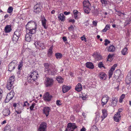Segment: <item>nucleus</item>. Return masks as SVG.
<instances>
[{
	"label": "nucleus",
	"mask_w": 131,
	"mask_h": 131,
	"mask_svg": "<svg viewBox=\"0 0 131 131\" xmlns=\"http://www.w3.org/2000/svg\"><path fill=\"white\" fill-rule=\"evenodd\" d=\"M26 32L28 33H35L37 29V24L34 21H29L26 25Z\"/></svg>",
	"instance_id": "f257e3e1"
},
{
	"label": "nucleus",
	"mask_w": 131,
	"mask_h": 131,
	"mask_svg": "<svg viewBox=\"0 0 131 131\" xmlns=\"http://www.w3.org/2000/svg\"><path fill=\"white\" fill-rule=\"evenodd\" d=\"M27 79V81L28 82L32 83L35 81L36 80L37 78L38 75V74L35 71L31 72L30 74L28 75Z\"/></svg>",
	"instance_id": "f03ea898"
},
{
	"label": "nucleus",
	"mask_w": 131,
	"mask_h": 131,
	"mask_svg": "<svg viewBox=\"0 0 131 131\" xmlns=\"http://www.w3.org/2000/svg\"><path fill=\"white\" fill-rule=\"evenodd\" d=\"M44 65L45 67V72L50 75H53L55 74L53 68L52 67L51 65L46 63L44 64Z\"/></svg>",
	"instance_id": "7ed1b4c3"
},
{
	"label": "nucleus",
	"mask_w": 131,
	"mask_h": 131,
	"mask_svg": "<svg viewBox=\"0 0 131 131\" xmlns=\"http://www.w3.org/2000/svg\"><path fill=\"white\" fill-rule=\"evenodd\" d=\"M13 106L15 107V112L17 113V114H19L21 113L23 109V104L21 103H15L13 104Z\"/></svg>",
	"instance_id": "20e7f679"
},
{
	"label": "nucleus",
	"mask_w": 131,
	"mask_h": 131,
	"mask_svg": "<svg viewBox=\"0 0 131 131\" xmlns=\"http://www.w3.org/2000/svg\"><path fill=\"white\" fill-rule=\"evenodd\" d=\"M14 78V76H12L9 78L7 84V88L9 90H10L13 87V85L15 80Z\"/></svg>",
	"instance_id": "39448f33"
},
{
	"label": "nucleus",
	"mask_w": 131,
	"mask_h": 131,
	"mask_svg": "<svg viewBox=\"0 0 131 131\" xmlns=\"http://www.w3.org/2000/svg\"><path fill=\"white\" fill-rule=\"evenodd\" d=\"M77 127L75 123H69L68 124L65 131H73Z\"/></svg>",
	"instance_id": "423d86ee"
},
{
	"label": "nucleus",
	"mask_w": 131,
	"mask_h": 131,
	"mask_svg": "<svg viewBox=\"0 0 131 131\" xmlns=\"http://www.w3.org/2000/svg\"><path fill=\"white\" fill-rule=\"evenodd\" d=\"M53 80L51 78H47L45 79V84L46 87L51 86L53 84Z\"/></svg>",
	"instance_id": "0eeeda50"
},
{
	"label": "nucleus",
	"mask_w": 131,
	"mask_h": 131,
	"mask_svg": "<svg viewBox=\"0 0 131 131\" xmlns=\"http://www.w3.org/2000/svg\"><path fill=\"white\" fill-rule=\"evenodd\" d=\"M15 94L14 91L12 90L10 93H8L6 97L5 102L6 103L8 102L11 100L12 99Z\"/></svg>",
	"instance_id": "6e6552de"
},
{
	"label": "nucleus",
	"mask_w": 131,
	"mask_h": 131,
	"mask_svg": "<svg viewBox=\"0 0 131 131\" xmlns=\"http://www.w3.org/2000/svg\"><path fill=\"white\" fill-rule=\"evenodd\" d=\"M17 63L16 60H13L9 64L8 70V71H11L15 69Z\"/></svg>",
	"instance_id": "1a4fd4ad"
},
{
	"label": "nucleus",
	"mask_w": 131,
	"mask_h": 131,
	"mask_svg": "<svg viewBox=\"0 0 131 131\" xmlns=\"http://www.w3.org/2000/svg\"><path fill=\"white\" fill-rule=\"evenodd\" d=\"M41 6L39 4L35 5L34 7V11L36 14H38L41 11Z\"/></svg>",
	"instance_id": "9d476101"
},
{
	"label": "nucleus",
	"mask_w": 131,
	"mask_h": 131,
	"mask_svg": "<svg viewBox=\"0 0 131 131\" xmlns=\"http://www.w3.org/2000/svg\"><path fill=\"white\" fill-rule=\"evenodd\" d=\"M109 99V97L106 95H104L101 100L102 104L103 106L105 105Z\"/></svg>",
	"instance_id": "9b49d317"
},
{
	"label": "nucleus",
	"mask_w": 131,
	"mask_h": 131,
	"mask_svg": "<svg viewBox=\"0 0 131 131\" xmlns=\"http://www.w3.org/2000/svg\"><path fill=\"white\" fill-rule=\"evenodd\" d=\"M26 32V34L25 37V40L27 42H29L32 40L33 37L32 35L34 33H31V32L28 33L27 32Z\"/></svg>",
	"instance_id": "f8f14e48"
},
{
	"label": "nucleus",
	"mask_w": 131,
	"mask_h": 131,
	"mask_svg": "<svg viewBox=\"0 0 131 131\" xmlns=\"http://www.w3.org/2000/svg\"><path fill=\"white\" fill-rule=\"evenodd\" d=\"M47 127V124L45 122L41 123L38 131H45Z\"/></svg>",
	"instance_id": "ddd939ff"
},
{
	"label": "nucleus",
	"mask_w": 131,
	"mask_h": 131,
	"mask_svg": "<svg viewBox=\"0 0 131 131\" xmlns=\"http://www.w3.org/2000/svg\"><path fill=\"white\" fill-rule=\"evenodd\" d=\"M114 75L115 77L118 78H121L123 77V74H122L121 71L119 69H118L114 73Z\"/></svg>",
	"instance_id": "4468645a"
},
{
	"label": "nucleus",
	"mask_w": 131,
	"mask_h": 131,
	"mask_svg": "<svg viewBox=\"0 0 131 131\" xmlns=\"http://www.w3.org/2000/svg\"><path fill=\"white\" fill-rule=\"evenodd\" d=\"M43 113L46 115L47 117L49 115L50 109L49 107H44L42 110Z\"/></svg>",
	"instance_id": "2eb2a0df"
},
{
	"label": "nucleus",
	"mask_w": 131,
	"mask_h": 131,
	"mask_svg": "<svg viewBox=\"0 0 131 131\" xmlns=\"http://www.w3.org/2000/svg\"><path fill=\"white\" fill-rule=\"evenodd\" d=\"M43 97L45 100L49 101H50L52 97V96L50 95L48 92H47L45 95Z\"/></svg>",
	"instance_id": "dca6fc26"
},
{
	"label": "nucleus",
	"mask_w": 131,
	"mask_h": 131,
	"mask_svg": "<svg viewBox=\"0 0 131 131\" xmlns=\"http://www.w3.org/2000/svg\"><path fill=\"white\" fill-rule=\"evenodd\" d=\"M117 101V100L115 98L113 97L110 101V105L113 107H114L116 106Z\"/></svg>",
	"instance_id": "f3484780"
},
{
	"label": "nucleus",
	"mask_w": 131,
	"mask_h": 131,
	"mask_svg": "<svg viewBox=\"0 0 131 131\" xmlns=\"http://www.w3.org/2000/svg\"><path fill=\"white\" fill-rule=\"evenodd\" d=\"M121 116L120 113L118 112H117L114 116V121L116 122H119L121 119Z\"/></svg>",
	"instance_id": "a211bd4d"
},
{
	"label": "nucleus",
	"mask_w": 131,
	"mask_h": 131,
	"mask_svg": "<svg viewBox=\"0 0 131 131\" xmlns=\"http://www.w3.org/2000/svg\"><path fill=\"white\" fill-rule=\"evenodd\" d=\"M93 56L97 60L99 61L101 60L102 57L101 55L99 54L96 53H94L93 54Z\"/></svg>",
	"instance_id": "6ab92c4d"
},
{
	"label": "nucleus",
	"mask_w": 131,
	"mask_h": 131,
	"mask_svg": "<svg viewBox=\"0 0 131 131\" xmlns=\"http://www.w3.org/2000/svg\"><path fill=\"white\" fill-rule=\"evenodd\" d=\"M52 49V46L50 47L49 49L47 52L48 56V57H51L52 56L53 53Z\"/></svg>",
	"instance_id": "aec40b11"
},
{
	"label": "nucleus",
	"mask_w": 131,
	"mask_h": 131,
	"mask_svg": "<svg viewBox=\"0 0 131 131\" xmlns=\"http://www.w3.org/2000/svg\"><path fill=\"white\" fill-rule=\"evenodd\" d=\"M82 89V86L80 83H78L75 87V90L78 92L80 91Z\"/></svg>",
	"instance_id": "412c9836"
},
{
	"label": "nucleus",
	"mask_w": 131,
	"mask_h": 131,
	"mask_svg": "<svg viewBox=\"0 0 131 131\" xmlns=\"http://www.w3.org/2000/svg\"><path fill=\"white\" fill-rule=\"evenodd\" d=\"M115 47L113 45H111L109 47L107 51L108 52H113L115 51Z\"/></svg>",
	"instance_id": "4be33fe9"
},
{
	"label": "nucleus",
	"mask_w": 131,
	"mask_h": 131,
	"mask_svg": "<svg viewBox=\"0 0 131 131\" xmlns=\"http://www.w3.org/2000/svg\"><path fill=\"white\" fill-rule=\"evenodd\" d=\"M102 115L101 116V118L102 119V121L104 118L106 117L107 115L106 110L105 109L102 110Z\"/></svg>",
	"instance_id": "5701e85b"
},
{
	"label": "nucleus",
	"mask_w": 131,
	"mask_h": 131,
	"mask_svg": "<svg viewBox=\"0 0 131 131\" xmlns=\"http://www.w3.org/2000/svg\"><path fill=\"white\" fill-rule=\"evenodd\" d=\"M3 112L4 115L8 116L10 114V111L8 108H5L4 109Z\"/></svg>",
	"instance_id": "b1692460"
},
{
	"label": "nucleus",
	"mask_w": 131,
	"mask_h": 131,
	"mask_svg": "<svg viewBox=\"0 0 131 131\" xmlns=\"http://www.w3.org/2000/svg\"><path fill=\"white\" fill-rule=\"evenodd\" d=\"M99 76L100 79L103 80H105L106 78V75L104 72L100 73Z\"/></svg>",
	"instance_id": "393cba45"
},
{
	"label": "nucleus",
	"mask_w": 131,
	"mask_h": 131,
	"mask_svg": "<svg viewBox=\"0 0 131 131\" xmlns=\"http://www.w3.org/2000/svg\"><path fill=\"white\" fill-rule=\"evenodd\" d=\"M86 67L89 68L93 69L94 68L93 64L90 62H87L86 63Z\"/></svg>",
	"instance_id": "a878e982"
},
{
	"label": "nucleus",
	"mask_w": 131,
	"mask_h": 131,
	"mask_svg": "<svg viewBox=\"0 0 131 131\" xmlns=\"http://www.w3.org/2000/svg\"><path fill=\"white\" fill-rule=\"evenodd\" d=\"M84 7H89L90 6V4L88 0H85L83 2Z\"/></svg>",
	"instance_id": "bb28decb"
},
{
	"label": "nucleus",
	"mask_w": 131,
	"mask_h": 131,
	"mask_svg": "<svg viewBox=\"0 0 131 131\" xmlns=\"http://www.w3.org/2000/svg\"><path fill=\"white\" fill-rule=\"evenodd\" d=\"M5 31L6 33H7L10 32L12 30L10 25H7L5 27Z\"/></svg>",
	"instance_id": "cd10ccee"
},
{
	"label": "nucleus",
	"mask_w": 131,
	"mask_h": 131,
	"mask_svg": "<svg viewBox=\"0 0 131 131\" xmlns=\"http://www.w3.org/2000/svg\"><path fill=\"white\" fill-rule=\"evenodd\" d=\"M69 87L66 85H63L62 86V91L63 93H65L68 91L70 89Z\"/></svg>",
	"instance_id": "c85d7f7f"
},
{
	"label": "nucleus",
	"mask_w": 131,
	"mask_h": 131,
	"mask_svg": "<svg viewBox=\"0 0 131 131\" xmlns=\"http://www.w3.org/2000/svg\"><path fill=\"white\" fill-rule=\"evenodd\" d=\"M58 18L60 20L62 21H64L65 20V17L63 14H61L58 15Z\"/></svg>",
	"instance_id": "c756f323"
},
{
	"label": "nucleus",
	"mask_w": 131,
	"mask_h": 131,
	"mask_svg": "<svg viewBox=\"0 0 131 131\" xmlns=\"http://www.w3.org/2000/svg\"><path fill=\"white\" fill-rule=\"evenodd\" d=\"M41 18L42 19V25L46 29L47 28V27L46 26V19L44 17H42Z\"/></svg>",
	"instance_id": "7c9ffc66"
},
{
	"label": "nucleus",
	"mask_w": 131,
	"mask_h": 131,
	"mask_svg": "<svg viewBox=\"0 0 131 131\" xmlns=\"http://www.w3.org/2000/svg\"><path fill=\"white\" fill-rule=\"evenodd\" d=\"M23 64V62L22 60H21L19 63L18 67V69L19 70H20L22 69Z\"/></svg>",
	"instance_id": "2f4dec72"
},
{
	"label": "nucleus",
	"mask_w": 131,
	"mask_h": 131,
	"mask_svg": "<svg viewBox=\"0 0 131 131\" xmlns=\"http://www.w3.org/2000/svg\"><path fill=\"white\" fill-rule=\"evenodd\" d=\"M21 34V32L20 31L17 30L14 32V35L19 37Z\"/></svg>",
	"instance_id": "473e14b6"
},
{
	"label": "nucleus",
	"mask_w": 131,
	"mask_h": 131,
	"mask_svg": "<svg viewBox=\"0 0 131 131\" xmlns=\"http://www.w3.org/2000/svg\"><path fill=\"white\" fill-rule=\"evenodd\" d=\"M131 78L127 76L125 79V82L127 85H129L131 83Z\"/></svg>",
	"instance_id": "72a5a7b5"
},
{
	"label": "nucleus",
	"mask_w": 131,
	"mask_h": 131,
	"mask_svg": "<svg viewBox=\"0 0 131 131\" xmlns=\"http://www.w3.org/2000/svg\"><path fill=\"white\" fill-rule=\"evenodd\" d=\"M55 56L57 59H60L62 57V54L59 53H56L55 54Z\"/></svg>",
	"instance_id": "f704fd0d"
},
{
	"label": "nucleus",
	"mask_w": 131,
	"mask_h": 131,
	"mask_svg": "<svg viewBox=\"0 0 131 131\" xmlns=\"http://www.w3.org/2000/svg\"><path fill=\"white\" fill-rule=\"evenodd\" d=\"M56 79L58 82L60 83H62L64 81L63 79L60 76L58 77Z\"/></svg>",
	"instance_id": "c9c22d12"
},
{
	"label": "nucleus",
	"mask_w": 131,
	"mask_h": 131,
	"mask_svg": "<svg viewBox=\"0 0 131 131\" xmlns=\"http://www.w3.org/2000/svg\"><path fill=\"white\" fill-rule=\"evenodd\" d=\"M121 52L123 55H125L128 53L127 49L126 47L124 48L122 51Z\"/></svg>",
	"instance_id": "e433bc0d"
},
{
	"label": "nucleus",
	"mask_w": 131,
	"mask_h": 131,
	"mask_svg": "<svg viewBox=\"0 0 131 131\" xmlns=\"http://www.w3.org/2000/svg\"><path fill=\"white\" fill-rule=\"evenodd\" d=\"M84 10L85 13L87 14H89L90 10L89 7H84Z\"/></svg>",
	"instance_id": "4c0bfd02"
},
{
	"label": "nucleus",
	"mask_w": 131,
	"mask_h": 131,
	"mask_svg": "<svg viewBox=\"0 0 131 131\" xmlns=\"http://www.w3.org/2000/svg\"><path fill=\"white\" fill-rule=\"evenodd\" d=\"M110 29V26L109 25H106L105 28L102 30V32H105L108 30H109Z\"/></svg>",
	"instance_id": "58836bf2"
},
{
	"label": "nucleus",
	"mask_w": 131,
	"mask_h": 131,
	"mask_svg": "<svg viewBox=\"0 0 131 131\" xmlns=\"http://www.w3.org/2000/svg\"><path fill=\"white\" fill-rule=\"evenodd\" d=\"M125 94H123L121 96L119 100V102L121 103L123 102V100L124 99L125 97Z\"/></svg>",
	"instance_id": "ea45409f"
},
{
	"label": "nucleus",
	"mask_w": 131,
	"mask_h": 131,
	"mask_svg": "<svg viewBox=\"0 0 131 131\" xmlns=\"http://www.w3.org/2000/svg\"><path fill=\"white\" fill-rule=\"evenodd\" d=\"M19 38L18 37L14 35L13 38V40L14 41V42H16L18 41Z\"/></svg>",
	"instance_id": "a19ab883"
},
{
	"label": "nucleus",
	"mask_w": 131,
	"mask_h": 131,
	"mask_svg": "<svg viewBox=\"0 0 131 131\" xmlns=\"http://www.w3.org/2000/svg\"><path fill=\"white\" fill-rule=\"evenodd\" d=\"M131 20L130 18H129L128 19L126 20L125 23L124 25L125 26H126L127 25L130 24Z\"/></svg>",
	"instance_id": "79ce46f5"
},
{
	"label": "nucleus",
	"mask_w": 131,
	"mask_h": 131,
	"mask_svg": "<svg viewBox=\"0 0 131 131\" xmlns=\"http://www.w3.org/2000/svg\"><path fill=\"white\" fill-rule=\"evenodd\" d=\"M90 131H98V129L95 125H93Z\"/></svg>",
	"instance_id": "37998d69"
},
{
	"label": "nucleus",
	"mask_w": 131,
	"mask_h": 131,
	"mask_svg": "<svg viewBox=\"0 0 131 131\" xmlns=\"http://www.w3.org/2000/svg\"><path fill=\"white\" fill-rule=\"evenodd\" d=\"M4 131H10V127L9 125H7L5 127Z\"/></svg>",
	"instance_id": "c03bdc74"
},
{
	"label": "nucleus",
	"mask_w": 131,
	"mask_h": 131,
	"mask_svg": "<svg viewBox=\"0 0 131 131\" xmlns=\"http://www.w3.org/2000/svg\"><path fill=\"white\" fill-rule=\"evenodd\" d=\"M100 117V116L99 115H96V117L95 118V119L94 121H95V123H96L99 121V118Z\"/></svg>",
	"instance_id": "a18cd8bd"
},
{
	"label": "nucleus",
	"mask_w": 131,
	"mask_h": 131,
	"mask_svg": "<svg viewBox=\"0 0 131 131\" xmlns=\"http://www.w3.org/2000/svg\"><path fill=\"white\" fill-rule=\"evenodd\" d=\"M13 9V8L12 7H10L8 8L7 12L8 13H11L12 12Z\"/></svg>",
	"instance_id": "49530a36"
},
{
	"label": "nucleus",
	"mask_w": 131,
	"mask_h": 131,
	"mask_svg": "<svg viewBox=\"0 0 131 131\" xmlns=\"http://www.w3.org/2000/svg\"><path fill=\"white\" fill-rule=\"evenodd\" d=\"M105 42L104 45L105 46H107L108 44H109L110 43V42L108 39H107L105 40Z\"/></svg>",
	"instance_id": "de8ad7c7"
},
{
	"label": "nucleus",
	"mask_w": 131,
	"mask_h": 131,
	"mask_svg": "<svg viewBox=\"0 0 131 131\" xmlns=\"http://www.w3.org/2000/svg\"><path fill=\"white\" fill-rule=\"evenodd\" d=\"M36 104L34 103H33L32 104L31 106L30 107V109L31 110H33V108H34L35 106L36 105Z\"/></svg>",
	"instance_id": "09e8293b"
},
{
	"label": "nucleus",
	"mask_w": 131,
	"mask_h": 131,
	"mask_svg": "<svg viewBox=\"0 0 131 131\" xmlns=\"http://www.w3.org/2000/svg\"><path fill=\"white\" fill-rule=\"evenodd\" d=\"M98 66L100 68L104 67L105 68L104 66H103V64L102 62H99L98 64Z\"/></svg>",
	"instance_id": "8fccbe9b"
},
{
	"label": "nucleus",
	"mask_w": 131,
	"mask_h": 131,
	"mask_svg": "<svg viewBox=\"0 0 131 131\" xmlns=\"http://www.w3.org/2000/svg\"><path fill=\"white\" fill-rule=\"evenodd\" d=\"M56 104L58 106H60L61 105V102L60 100H58L56 101Z\"/></svg>",
	"instance_id": "3c124183"
},
{
	"label": "nucleus",
	"mask_w": 131,
	"mask_h": 131,
	"mask_svg": "<svg viewBox=\"0 0 131 131\" xmlns=\"http://www.w3.org/2000/svg\"><path fill=\"white\" fill-rule=\"evenodd\" d=\"M68 29L70 31H73L74 30V29L72 25H71L68 28Z\"/></svg>",
	"instance_id": "603ef678"
},
{
	"label": "nucleus",
	"mask_w": 131,
	"mask_h": 131,
	"mask_svg": "<svg viewBox=\"0 0 131 131\" xmlns=\"http://www.w3.org/2000/svg\"><path fill=\"white\" fill-rule=\"evenodd\" d=\"M3 93V92L2 90L0 89V101L1 100Z\"/></svg>",
	"instance_id": "864d4df0"
},
{
	"label": "nucleus",
	"mask_w": 131,
	"mask_h": 131,
	"mask_svg": "<svg viewBox=\"0 0 131 131\" xmlns=\"http://www.w3.org/2000/svg\"><path fill=\"white\" fill-rule=\"evenodd\" d=\"M101 2L102 4H107V2L106 0H101Z\"/></svg>",
	"instance_id": "5fc2aeb1"
},
{
	"label": "nucleus",
	"mask_w": 131,
	"mask_h": 131,
	"mask_svg": "<svg viewBox=\"0 0 131 131\" xmlns=\"http://www.w3.org/2000/svg\"><path fill=\"white\" fill-rule=\"evenodd\" d=\"M113 73V72H110V71H108V74H109V79L112 77Z\"/></svg>",
	"instance_id": "6e6d98bb"
},
{
	"label": "nucleus",
	"mask_w": 131,
	"mask_h": 131,
	"mask_svg": "<svg viewBox=\"0 0 131 131\" xmlns=\"http://www.w3.org/2000/svg\"><path fill=\"white\" fill-rule=\"evenodd\" d=\"M29 104L28 103V102L27 101H25L24 103V104L23 105V107L26 106H27V105H28Z\"/></svg>",
	"instance_id": "4d7b16f0"
},
{
	"label": "nucleus",
	"mask_w": 131,
	"mask_h": 131,
	"mask_svg": "<svg viewBox=\"0 0 131 131\" xmlns=\"http://www.w3.org/2000/svg\"><path fill=\"white\" fill-rule=\"evenodd\" d=\"M97 21H93L92 22L93 25L95 26H97Z\"/></svg>",
	"instance_id": "13d9d810"
},
{
	"label": "nucleus",
	"mask_w": 131,
	"mask_h": 131,
	"mask_svg": "<svg viewBox=\"0 0 131 131\" xmlns=\"http://www.w3.org/2000/svg\"><path fill=\"white\" fill-rule=\"evenodd\" d=\"M73 13L74 15L75 16V15H77L78 13V12L77 10H74L73 11Z\"/></svg>",
	"instance_id": "bf43d9fd"
},
{
	"label": "nucleus",
	"mask_w": 131,
	"mask_h": 131,
	"mask_svg": "<svg viewBox=\"0 0 131 131\" xmlns=\"http://www.w3.org/2000/svg\"><path fill=\"white\" fill-rule=\"evenodd\" d=\"M62 39L64 42H65L67 41V38L66 37H63L62 38Z\"/></svg>",
	"instance_id": "052dcab7"
},
{
	"label": "nucleus",
	"mask_w": 131,
	"mask_h": 131,
	"mask_svg": "<svg viewBox=\"0 0 131 131\" xmlns=\"http://www.w3.org/2000/svg\"><path fill=\"white\" fill-rule=\"evenodd\" d=\"M63 13L65 15H67L69 14L70 13V12H64Z\"/></svg>",
	"instance_id": "680f3d73"
},
{
	"label": "nucleus",
	"mask_w": 131,
	"mask_h": 131,
	"mask_svg": "<svg viewBox=\"0 0 131 131\" xmlns=\"http://www.w3.org/2000/svg\"><path fill=\"white\" fill-rule=\"evenodd\" d=\"M127 77L131 78V70L130 71L129 73L128 74Z\"/></svg>",
	"instance_id": "e2e57ef3"
},
{
	"label": "nucleus",
	"mask_w": 131,
	"mask_h": 131,
	"mask_svg": "<svg viewBox=\"0 0 131 131\" xmlns=\"http://www.w3.org/2000/svg\"><path fill=\"white\" fill-rule=\"evenodd\" d=\"M113 55H112L111 54H109L108 55V58H112V57H113Z\"/></svg>",
	"instance_id": "0e129e2a"
},
{
	"label": "nucleus",
	"mask_w": 131,
	"mask_h": 131,
	"mask_svg": "<svg viewBox=\"0 0 131 131\" xmlns=\"http://www.w3.org/2000/svg\"><path fill=\"white\" fill-rule=\"evenodd\" d=\"M115 70L114 69H113V68L112 67L111 69L109 71H110V72H113V71H114V70Z\"/></svg>",
	"instance_id": "69168bd1"
},
{
	"label": "nucleus",
	"mask_w": 131,
	"mask_h": 131,
	"mask_svg": "<svg viewBox=\"0 0 131 131\" xmlns=\"http://www.w3.org/2000/svg\"><path fill=\"white\" fill-rule=\"evenodd\" d=\"M86 130V129L84 127L80 130L81 131H85Z\"/></svg>",
	"instance_id": "338daca9"
},
{
	"label": "nucleus",
	"mask_w": 131,
	"mask_h": 131,
	"mask_svg": "<svg viewBox=\"0 0 131 131\" xmlns=\"http://www.w3.org/2000/svg\"><path fill=\"white\" fill-rule=\"evenodd\" d=\"M117 66V65L116 64H115L112 67L113 68V69H115V67H116Z\"/></svg>",
	"instance_id": "774afa93"
}]
</instances>
